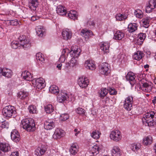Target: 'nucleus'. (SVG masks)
<instances>
[{"label": "nucleus", "instance_id": "13", "mask_svg": "<svg viewBox=\"0 0 156 156\" xmlns=\"http://www.w3.org/2000/svg\"><path fill=\"white\" fill-rule=\"evenodd\" d=\"M20 136L19 133L16 130H13L11 132V139L16 142L19 141L20 140Z\"/></svg>", "mask_w": 156, "mask_h": 156}, {"label": "nucleus", "instance_id": "30", "mask_svg": "<svg viewBox=\"0 0 156 156\" xmlns=\"http://www.w3.org/2000/svg\"><path fill=\"white\" fill-rule=\"evenodd\" d=\"M152 142V138L151 136H148L144 138L143 143V144L147 145L151 144Z\"/></svg>", "mask_w": 156, "mask_h": 156}, {"label": "nucleus", "instance_id": "8", "mask_svg": "<svg viewBox=\"0 0 156 156\" xmlns=\"http://www.w3.org/2000/svg\"><path fill=\"white\" fill-rule=\"evenodd\" d=\"M110 137L112 140L116 142H118L121 139V133L118 130H113L110 133Z\"/></svg>", "mask_w": 156, "mask_h": 156}, {"label": "nucleus", "instance_id": "4", "mask_svg": "<svg viewBox=\"0 0 156 156\" xmlns=\"http://www.w3.org/2000/svg\"><path fill=\"white\" fill-rule=\"evenodd\" d=\"M16 111L14 107L9 105L5 106L2 110L3 116L6 118H10L13 114H15Z\"/></svg>", "mask_w": 156, "mask_h": 156}, {"label": "nucleus", "instance_id": "23", "mask_svg": "<svg viewBox=\"0 0 156 156\" xmlns=\"http://www.w3.org/2000/svg\"><path fill=\"white\" fill-rule=\"evenodd\" d=\"M64 131L62 130L57 129L55 130L53 137L54 138L57 139L63 137L64 135Z\"/></svg>", "mask_w": 156, "mask_h": 156}, {"label": "nucleus", "instance_id": "38", "mask_svg": "<svg viewBox=\"0 0 156 156\" xmlns=\"http://www.w3.org/2000/svg\"><path fill=\"white\" fill-rule=\"evenodd\" d=\"M107 90L104 88H101L99 91V96L101 98H103L108 93Z\"/></svg>", "mask_w": 156, "mask_h": 156}, {"label": "nucleus", "instance_id": "14", "mask_svg": "<svg viewBox=\"0 0 156 156\" xmlns=\"http://www.w3.org/2000/svg\"><path fill=\"white\" fill-rule=\"evenodd\" d=\"M135 77L134 74L131 72H129L126 76V80L129 82L130 84L132 85H133L134 84Z\"/></svg>", "mask_w": 156, "mask_h": 156}, {"label": "nucleus", "instance_id": "54", "mask_svg": "<svg viewBox=\"0 0 156 156\" xmlns=\"http://www.w3.org/2000/svg\"><path fill=\"white\" fill-rule=\"evenodd\" d=\"M109 91L110 94L111 95H115L117 93V92L114 88H109Z\"/></svg>", "mask_w": 156, "mask_h": 156}, {"label": "nucleus", "instance_id": "19", "mask_svg": "<svg viewBox=\"0 0 156 156\" xmlns=\"http://www.w3.org/2000/svg\"><path fill=\"white\" fill-rule=\"evenodd\" d=\"M81 34L85 39H88L91 36L93 35V33L91 30H88L86 29H84L81 30Z\"/></svg>", "mask_w": 156, "mask_h": 156}, {"label": "nucleus", "instance_id": "28", "mask_svg": "<svg viewBox=\"0 0 156 156\" xmlns=\"http://www.w3.org/2000/svg\"><path fill=\"white\" fill-rule=\"evenodd\" d=\"M79 147L76 144H73L69 149L70 153L73 155L75 154L78 151Z\"/></svg>", "mask_w": 156, "mask_h": 156}, {"label": "nucleus", "instance_id": "47", "mask_svg": "<svg viewBox=\"0 0 156 156\" xmlns=\"http://www.w3.org/2000/svg\"><path fill=\"white\" fill-rule=\"evenodd\" d=\"M29 42L27 41V39H24L23 42H21L20 44L21 46L23 48H26L29 47L30 44H29Z\"/></svg>", "mask_w": 156, "mask_h": 156}, {"label": "nucleus", "instance_id": "36", "mask_svg": "<svg viewBox=\"0 0 156 156\" xmlns=\"http://www.w3.org/2000/svg\"><path fill=\"white\" fill-rule=\"evenodd\" d=\"M142 55L143 53L138 51L134 53L133 56V58L136 60H139L142 58Z\"/></svg>", "mask_w": 156, "mask_h": 156}, {"label": "nucleus", "instance_id": "2", "mask_svg": "<svg viewBox=\"0 0 156 156\" xmlns=\"http://www.w3.org/2000/svg\"><path fill=\"white\" fill-rule=\"evenodd\" d=\"M35 124L32 119H26L21 121L20 126L28 131H33L35 129Z\"/></svg>", "mask_w": 156, "mask_h": 156}, {"label": "nucleus", "instance_id": "17", "mask_svg": "<svg viewBox=\"0 0 156 156\" xmlns=\"http://www.w3.org/2000/svg\"><path fill=\"white\" fill-rule=\"evenodd\" d=\"M44 126L45 129L47 130H50L55 127V124L53 121H51L50 120H48L45 122Z\"/></svg>", "mask_w": 156, "mask_h": 156}, {"label": "nucleus", "instance_id": "44", "mask_svg": "<svg viewBox=\"0 0 156 156\" xmlns=\"http://www.w3.org/2000/svg\"><path fill=\"white\" fill-rule=\"evenodd\" d=\"M91 136L94 138L97 139L99 138V134L98 130H94L91 134Z\"/></svg>", "mask_w": 156, "mask_h": 156}, {"label": "nucleus", "instance_id": "3", "mask_svg": "<svg viewBox=\"0 0 156 156\" xmlns=\"http://www.w3.org/2000/svg\"><path fill=\"white\" fill-rule=\"evenodd\" d=\"M81 50L80 48H77L74 50H72L69 52V55L73 58L69 61L70 67H73L78 64L77 58L79 56Z\"/></svg>", "mask_w": 156, "mask_h": 156}, {"label": "nucleus", "instance_id": "7", "mask_svg": "<svg viewBox=\"0 0 156 156\" xmlns=\"http://www.w3.org/2000/svg\"><path fill=\"white\" fill-rule=\"evenodd\" d=\"M99 69L102 74L107 76L110 72V66L107 62H103L99 65Z\"/></svg>", "mask_w": 156, "mask_h": 156}, {"label": "nucleus", "instance_id": "55", "mask_svg": "<svg viewBox=\"0 0 156 156\" xmlns=\"http://www.w3.org/2000/svg\"><path fill=\"white\" fill-rule=\"evenodd\" d=\"M19 44L16 41L15 42H13L12 44V47L14 49H16L18 47Z\"/></svg>", "mask_w": 156, "mask_h": 156}, {"label": "nucleus", "instance_id": "56", "mask_svg": "<svg viewBox=\"0 0 156 156\" xmlns=\"http://www.w3.org/2000/svg\"><path fill=\"white\" fill-rule=\"evenodd\" d=\"M7 70V69L4 68L2 69L1 68V73H0L2 74L3 76H5V75L7 71L6 70Z\"/></svg>", "mask_w": 156, "mask_h": 156}, {"label": "nucleus", "instance_id": "22", "mask_svg": "<svg viewBox=\"0 0 156 156\" xmlns=\"http://www.w3.org/2000/svg\"><path fill=\"white\" fill-rule=\"evenodd\" d=\"M21 76L23 79L27 81L32 80L33 76L31 73L27 71H25L23 72Z\"/></svg>", "mask_w": 156, "mask_h": 156}, {"label": "nucleus", "instance_id": "57", "mask_svg": "<svg viewBox=\"0 0 156 156\" xmlns=\"http://www.w3.org/2000/svg\"><path fill=\"white\" fill-rule=\"evenodd\" d=\"M87 23L90 26H94L95 25L94 22L90 20L88 21Z\"/></svg>", "mask_w": 156, "mask_h": 156}, {"label": "nucleus", "instance_id": "46", "mask_svg": "<svg viewBox=\"0 0 156 156\" xmlns=\"http://www.w3.org/2000/svg\"><path fill=\"white\" fill-rule=\"evenodd\" d=\"M28 109L30 113L32 114L36 113L37 108L35 106L33 105L30 106L28 107Z\"/></svg>", "mask_w": 156, "mask_h": 156}, {"label": "nucleus", "instance_id": "51", "mask_svg": "<svg viewBox=\"0 0 156 156\" xmlns=\"http://www.w3.org/2000/svg\"><path fill=\"white\" fill-rule=\"evenodd\" d=\"M10 24L13 26H17L18 24V20H9Z\"/></svg>", "mask_w": 156, "mask_h": 156}, {"label": "nucleus", "instance_id": "43", "mask_svg": "<svg viewBox=\"0 0 156 156\" xmlns=\"http://www.w3.org/2000/svg\"><path fill=\"white\" fill-rule=\"evenodd\" d=\"M134 14L136 17L139 18H141L143 16V13L139 9H137L135 11Z\"/></svg>", "mask_w": 156, "mask_h": 156}, {"label": "nucleus", "instance_id": "9", "mask_svg": "<svg viewBox=\"0 0 156 156\" xmlns=\"http://www.w3.org/2000/svg\"><path fill=\"white\" fill-rule=\"evenodd\" d=\"M156 10V0H150L147 4L146 8V12L150 13Z\"/></svg>", "mask_w": 156, "mask_h": 156}, {"label": "nucleus", "instance_id": "16", "mask_svg": "<svg viewBox=\"0 0 156 156\" xmlns=\"http://www.w3.org/2000/svg\"><path fill=\"white\" fill-rule=\"evenodd\" d=\"M47 150L46 147L43 146L41 147H38L35 151V154L37 156H41L44 154Z\"/></svg>", "mask_w": 156, "mask_h": 156}, {"label": "nucleus", "instance_id": "27", "mask_svg": "<svg viewBox=\"0 0 156 156\" xmlns=\"http://www.w3.org/2000/svg\"><path fill=\"white\" fill-rule=\"evenodd\" d=\"M43 56V55L41 53H37L36 55V59L39 65H43L44 62L45 60Z\"/></svg>", "mask_w": 156, "mask_h": 156}, {"label": "nucleus", "instance_id": "52", "mask_svg": "<svg viewBox=\"0 0 156 156\" xmlns=\"http://www.w3.org/2000/svg\"><path fill=\"white\" fill-rule=\"evenodd\" d=\"M70 51H69V50L68 49H63L62 52V55H65V56H66L67 55L68 56L69 55V53Z\"/></svg>", "mask_w": 156, "mask_h": 156}, {"label": "nucleus", "instance_id": "6", "mask_svg": "<svg viewBox=\"0 0 156 156\" xmlns=\"http://www.w3.org/2000/svg\"><path fill=\"white\" fill-rule=\"evenodd\" d=\"M133 97L129 96L125 100L123 107L128 111H130L133 108Z\"/></svg>", "mask_w": 156, "mask_h": 156}, {"label": "nucleus", "instance_id": "33", "mask_svg": "<svg viewBox=\"0 0 156 156\" xmlns=\"http://www.w3.org/2000/svg\"><path fill=\"white\" fill-rule=\"evenodd\" d=\"M128 17L127 14L118 13L116 15L115 18L116 20L119 21H123L126 19Z\"/></svg>", "mask_w": 156, "mask_h": 156}, {"label": "nucleus", "instance_id": "50", "mask_svg": "<svg viewBox=\"0 0 156 156\" xmlns=\"http://www.w3.org/2000/svg\"><path fill=\"white\" fill-rule=\"evenodd\" d=\"M3 128H8L9 126V123L7 121H5L2 122L1 125H0V127Z\"/></svg>", "mask_w": 156, "mask_h": 156}, {"label": "nucleus", "instance_id": "10", "mask_svg": "<svg viewBox=\"0 0 156 156\" xmlns=\"http://www.w3.org/2000/svg\"><path fill=\"white\" fill-rule=\"evenodd\" d=\"M33 83L39 89H41L44 88L45 86V81L42 78H40L33 80Z\"/></svg>", "mask_w": 156, "mask_h": 156}, {"label": "nucleus", "instance_id": "62", "mask_svg": "<svg viewBox=\"0 0 156 156\" xmlns=\"http://www.w3.org/2000/svg\"><path fill=\"white\" fill-rule=\"evenodd\" d=\"M38 17L35 16H32L31 18V20L32 21H34L37 19Z\"/></svg>", "mask_w": 156, "mask_h": 156}, {"label": "nucleus", "instance_id": "64", "mask_svg": "<svg viewBox=\"0 0 156 156\" xmlns=\"http://www.w3.org/2000/svg\"><path fill=\"white\" fill-rule=\"evenodd\" d=\"M152 102L154 104L156 103V96L154 97L153 99L152 100Z\"/></svg>", "mask_w": 156, "mask_h": 156}, {"label": "nucleus", "instance_id": "32", "mask_svg": "<svg viewBox=\"0 0 156 156\" xmlns=\"http://www.w3.org/2000/svg\"><path fill=\"white\" fill-rule=\"evenodd\" d=\"M141 144L139 143H135L131 144L130 147L131 150L134 151H137L141 148Z\"/></svg>", "mask_w": 156, "mask_h": 156}, {"label": "nucleus", "instance_id": "15", "mask_svg": "<svg viewBox=\"0 0 156 156\" xmlns=\"http://www.w3.org/2000/svg\"><path fill=\"white\" fill-rule=\"evenodd\" d=\"M38 5L37 0H28V6L31 10H35Z\"/></svg>", "mask_w": 156, "mask_h": 156}, {"label": "nucleus", "instance_id": "31", "mask_svg": "<svg viewBox=\"0 0 156 156\" xmlns=\"http://www.w3.org/2000/svg\"><path fill=\"white\" fill-rule=\"evenodd\" d=\"M128 31L130 33L134 32L137 30V24L136 23H131L128 26Z\"/></svg>", "mask_w": 156, "mask_h": 156}, {"label": "nucleus", "instance_id": "12", "mask_svg": "<svg viewBox=\"0 0 156 156\" xmlns=\"http://www.w3.org/2000/svg\"><path fill=\"white\" fill-rule=\"evenodd\" d=\"M78 82L80 87L85 88L88 86L89 81L87 78L82 77L79 78Z\"/></svg>", "mask_w": 156, "mask_h": 156}, {"label": "nucleus", "instance_id": "18", "mask_svg": "<svg viewBox=\"0 0 156 156\" xmlns=\"http://www.w3.org/2000/svg\"><path fill=\"white\" fill-rule=\"evenodd\" d=\"M146 37V34H145L140 33L138 34L136 39V43L139 45L142 44Z\"/></svg>", "mask_w": 156, "mask_h": 156}, {"label": "nucleus", "instance_id": "45", "mask_svg": "<svg viewBox=\"0 0 156 156\" xmlns=\"http://www.w3.org/2000/svg\"><path fill=\"white\" fill-rule=\"evenodd\" d=\"M101 149L97 145H94L92 147V151L93 153H96L98 154L99 153V151L101 150Z\"/></svg>", "mask_w": 156, "mask_h": 156}, {"label": "nucleus", "instance_id": "59", "mask_svg": "<svg viewBox=\"0 0 156 156\" xmlns=\"http://www.w3.org/2000/svg\"><path fill=\"white\" fill-rule=\"evenodd\" d=\"M25 39V36L24 35H23L22 36H20V37L19 38V40L20 41V44L23 42V41L24 40V39Z\"/></svg>", "mask_w": 156, "mask_h": 156}, {"label": "nucleus", "instance_id": "40", "mask_svg": "<svg viewBox=\"0 0 156 156\" xmlns=\"http://www.w3.org/2000/svg\"><path fill=\"white\" fill-rule=\"evenodd\" d=\"M36 29L37 35L39 36L42 37L44 32L43 31L42 27L41 26H38Z\"/></svg>", "mask_w": 156, "mask_h": 156}, {"label": "nucleus", "instance_id": "49", "mask_svg": "<svg viewBox=\"0 0 156 156\" xmlns=\"http://www.w3.org/2000/svg\"><path fill=\"white\" fill-rule=\"evenodd\" d=\"M76 112L80 115H83L85 113V110L81 108H78L76 110Z\"/></svg>", "mask_w": 156, "mask_h": 156}, {"label": "nucleus", "instance_id": "26", "mask_svg": "<svg viewBox=\"0 0 156 156\" xmlns=\"http://www.w3.org/2000/svg\"><path fill=\"white\" fill-rule=\"evenodd\" d=\"M112 156H120L121 154L120 149L118 147L114 146L112 150Z\"/></svg>", "mask_w": 156, "mask_h": 156}, {"label": "nucleus", "instance_id": "21", "mask_svg": "<svg viewBox=\"0 0 156 156\" xmlns=\"http://www.w3.org/2000/svg\"><path fill=\"white\" fill-rule=\"evenodd\" d=\"M62 35L64 39L67 40L71 38L72 32L69 29H66L62 32Z\"/></svg>", "mask_w": 156, "mask_h": 156}, {"label": "nucleus", "instance_id": "42", "mask_svg": "<svg viewBox=\"0 0 156 156\" xmlns=\"http://www.w3.org/2000/svg\"><path fill=\"white\" fill-rule=\"evenodd\" d=\"M45 109L46 112L49 114L51 113L54 110V107L51 104L45 106Z\"/></svg>", "mask_w": 156, "mask_h": 156}, {"label": "nucleus", "instance_id": "63", "mask_svg": "<svg viewBox=\"0 0 156 156\" xmlns=\"http://www.w3.org/2000/svg\"><path fill=\"white\" fill-rule=\"evenodd\" d=\"M62 66V64L61 63L59 64H58L57 66V67L58 68V69L59 70H60L61 69V67Z\"/></svg>", "mask_w": 156, "mask_h": 156}, {"label": "nucleus", "instance_id": "29", "mask_svg": "<svg viewBox=\"0 0 156 156\" xmlns=\"http://www.w3.org/2000/svg\"><path fill=\"white\" fill-rule=\"evenodd\" d=\"M123 33L120 31H117L114 34V39L119 40H121L124 36Z\"/></svg>", "mask_w": 156, "mask_h": 156}, {"label": "nucleus", "instance_id": "53", "mask_svg": "<svg viewBox=\"0 0 156 156\" xmlns=\"http://www.w3.org/2000/svg\"><path fill=\"white\" fill-rule=\"evenodd\" d=\"M6 73L5 75V76L9 78L12 75V72L10 70L7 69V70Z\"/></svg>", "mask_w": 156, "mask_h": 156}, {"label": "nucleus", "instance_id": "37", "mask_svg": "<svg viewBox=\"0 0 156 156\" xmlns=\"http://www.w3.org/2000/svg\"><path fill=\"white\" fill-rule=\"evenodd\" d=\"M49 90L51 93L54 94H57L59 91L58 87L54 85L50 87Z\"/></svg>", "mask_w": 156, "mask_h": 156}, {"label": "nucleus", "instance_id": "24", "mask_svg": "<svg viewBox=\"0 0 156 156\" xmlns=\"http://www.w3.org/2000/svg\"><path fill=\"white\" fill-rule=\"evenodd\" d=\"M9 145L7 143H1L0 144V150L4 152H7L10 150Z\"/></svg>", "mask_w": 156, "mask_h": 156}, {"label": "nucleus", "instance_id": "1", "mask_svg": "<svg viewBox=\"0 0 156 156\" xmlns=\"http://www.w3.org/2000/svg\"><path fill=\"white\" fill-rule=\"evenodd\" d=\"M144 124L148 126H153L156 124V112L149 111L144 115L142 118Z\"/></svg>", "mask_w": 156, "mask_h": 156}, {"label": "nucleus", "instance_id": "58", "mask_svg": "<svg viewBox=\"0 0 156 156\" xmlns=\"http://www.w3.org/2000/svg\"><path fill=\"white\" fill-rule=\"evenodd\" d=\"M66 56L63 55H62L59 58V61L61 62H64L66 59Z\"/></svg>", "mask_w": 156, "mask_h": 156}, {"label": "nucleus", "instance_id": "5", "mask_svg": "<svg viewBox=\"0 0 156 156\" xmlns=\"http://www.w3.org/2000/svg\"><path fill=\"white\" fill-rule=\"evenodd\" d=\"M141 90L146 92H150L152 89V86L151 84L147 83L144 80H141L139 82Z\"/></svg>", "mask_w": 156, "mask_h": 156}, {"label": "nucleus", "instance_id": "20", "mask_svg": "<svg viewBox=\"0 0 156 156\" xmlns=\"http://www.w3.org/2000/svg\"><path fill=\"white\" fill-rule=\"evenodd\" d=\"M85 66L87 69L93 70L96 69L94 61L92 60H87L85 63Z\"/></svg>", "mask_w": 156, "mask_h": 156}, {"label": "nucleus", "instance_id": "60", "mask_svg": "<svg viewBox=\"0 0 156 156\" xmlns=\"http://www.w3.org/2000/svg\"><path fill=\"white\" fill-rule=\"evenodd\" d=\"M19 153L18 151L12 152L10 156H19Z\"/></svg>", "mask_w": 156, "mask_h": 156}, {"label": "nucleus", "instance_id": "39", "mask_svg": "<svg viewBox=\"0 0 156 156\" xmlns=\"http://www.w3.org/2000/svg\"><path fill=\"white\" fill-rule=\"evenodd\" d=\"M28 95V93L24 91H20L18 94V97L22 100H24Z\"/></svg>", "mask_w": 156, "mask_h": 156}, {"label": "nucleus", "instance_id": "34", "mask_svg": "<svg viewBox=\"0 0 156 156\" xmlns=\"http://www.w3.org/2000/svg\"><path fill=\"white\" fill-rule=\"evenodd\" d=\"M109 45L106 42H104L101 44V49L105 52L107 53L109 52Z\"/></svg>", "mask_w": 156, "mask_h": 156}, {"label": "nucleus", "instance_id": "35", "mask_svg": "<svg viewBox=\"0 0 156 156\" xmlns=\"http://www.w3.org/2000/svg\"><path fill=\"white\" fill-rule=\"evenodd\" d=\"M151 19L149 17H146L142 20V25L145 28H148L149 26V22Z\"/></svg>", "mask_w": 156, "mask_h": 156}, {"label": "nucleus", "instance_id": "11", "mask_svg": "<svg viewBox=\"0 0 156 156\" xmlns=\"http://www.w3.org/2000/svg\"><path fill=\"white\" fill-rule=\"evenodd\" d=\"M68 98V96L67 94L62 91L58 92V95L57 96V101L59 103H64L66 101Z\"/></svg>", "mask_w": 156, "mask_h": 156}, {"label": "nucleus", "instance_id": "48", "mask_svg": "<svg viewBox=\"0 0 156 156\" xmlns=\"http://www.w3.org/2000/svg\"><path fill=\"white\" fill-rule=\"evenodd\" d=\"M68 115L67 113L62 114L60 115V120L65 121L68 119L69 118Z\"/></svg>", "mask_w": 156, "mask_h": 156}, {"label": "nucleus", "instance_id": "41", "mask_svg": "<svg viewBox=\"0 0 156 156\" xmlns=\"http://www.w3.org/2000/svg\"><path fill=\"white\" fill-rule=\"evenodd\" d=\"M76 12L75 11L71 10L68 14V16L70 19L75 20L77 18Z\"/></svg>", "mask_w": 156, "mask_h": 156}, {"label": "nucleus", "instance_id": "61", "mask_svg": "<svg viewBox=\"0 0 156 156\" xmlns=\"http://www.w3.org/2000/svg\"><path fill=\"white\" fill-rule=\"evenodd\" d=\"M74 131V132H76V133L75 134V135L76 136H77V134L79 133L80 132V130H78V129L76 128L75 129Z\"/></svg>", "mask_w": 156, "mask_h": 156}, {"label": "nucleus", "instance_id": "25", "mask_svg": "<svg viewBox=\"0 0 156 156\" xmlns=\"http://www.w3.org/2000/svg\"><path fill=\"white\" fill-rule=\"evenodd\" d=\"M57 13L59 15L63 16L65 15L66 13V11L65 8L62 5H58L56 9Z\"/></svg>", "mask_w": 156, "mask_h": 156}]
</instances>
